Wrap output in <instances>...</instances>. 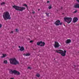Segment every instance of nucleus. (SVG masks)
Here are the masks:
<instances>
[{
  "label": "nucleus",
  "mask_w": 79,
  "mask_h": 79,
  "mask_svg": "<svg viewBox=\"0 0 79 79\" xmlns=\"http://www.w3.org/2000/svg\"><path fill=\"white\" fill-rule=\"evenodd\" d=\"M2 16L4 19L5 20H7V19H10L11 17H10V14L8 12H5L2 15Z\"/></svg>",
  "instance_id": "1"
},
{
  "label": "nucleus",
  "mask_w": 79,
  "mask_h": 79,
  "mask_svg": "<svg viewBox=\"0 0 79 79\" xmlns=\"http://www.w3.org/2000/svg\"><path fill=\"white\" fill-rule=\"evenodd\" d=\"M9 60L10 64H14V65H16V64H19V62L15 58H12L9 59Z\"/></svg>",
  "instance_id": "2"
},
{
  "label": "nucleus",
  "mask_w": 79,
  "mask_h": 79,
  "mask_svg": "<svg viewBox=\"0 0 79 79\" xmlns=\"http://www.w3.org/2000/svg\"><path fill=\"white\" fill-rule=\"evenodd\" d=\"M13 7L14 8H15L16 10H17V11H23V10H25L26 9V8L25 7L18 6H13Z\"/></svg>",
  "instance_id": "3"
},
{
  "label": "nucleus",
  "mask_w": 79,
  "mask_h": 79,
  "mask_svg": "<svg viewBox=\"0 0 79 79\" xmlns=\"http://www.w3.org/2000/svg\"><path fill=\"white\" fill-rule=\"evenodd\" d=\"M64 20L65 21H66L69 24L71 22L72 18L71 17H65L64 19Z\"/></svg>",
  "instance_id": "4"
},
{
  "label": "nucleus",
  "mask_w": 79,
  "mask_h": 79,
  "mask_svg": "<svg viewBox=\"0 0 79 79\" xmlns=\"http://www.w3.org/2000/svg\"><path fill=\"white\" fill-rule=\"evenodd\" d=\"M12 73H14V74H15L17 75H20V73L19 72L16 71L15 70H11L10 71Z\"/></svg>",
  "instance_id": "5"
},
{
  "label": "nucleus",
  "mask_w": 79,
  "mask_h": 79,
  "mask_svg": "<svg viewBox=\"0 0 79 79\" xmlns=\"http://www.w3.org/2000/svg\"><path fill=\"white\" fill-rule=\"evenodd\" d=\"M60 46V44L58 42L56 41L55 42L54 45V47L55 48H58Z\"/></svg>",
  "instance_id": "6"
},
{
  "label": "nucleus",
  "mask_w": 79,
  "mask_h": 79,
  "mask_svg": "<svg viewBox=\"0 0 79 79\" xmlns=\"http://www.w3.org/2000/svg\"><path fill=\"white\" fill-rule=\"evenodd\" d=\"M66 51L64 50V51L62 50V51H61V52L60 53V54L63 56H66Z\"/></svg>",
  "instance_id": "7"
},
{
  "label": "nucleus",
  "mask_w": 79,
  "mask_h": 79,
  "mask_svg": "<svg viewBox=\"0 0 79 79\" xmlns=\"http://www.w3.org/2000/svg\"><path fill=\"white\" fill-rule=\"evenodd\" d=\"M78 21V19L77 17H74L73 19V23H75Z\"/></svg>",
  "instance_id": "8"
},
{
  "label": "nucleus",
  "mask_w": 79,
  "mask_h": 79,
  "mask_svg": "<svg viewBox=\"0 0 79 79\" xmlns=\"http://www.w3.org/2000/svg\"><path fill=\"white\" fill-rule=\"evenodd\" d=\"M60 23V20H57L54 23V24L56 26H59Z\"/></svg>",
  "instance_id": "9"
},
{
  "label": "nucleus",
  "mask_w": 79,
  "mask_h": 79,
  "mask_svg": "<svg viewBox=\"0 0 79 79\" xmlns=\"http://www.w3.org/2000/svg\"><path fill=\"white\" fill-rule=\"evenodd\" d=\"M62 51V50H61L58 49L56 50L55 52L56 53H59L60 54Z\"/></svg>",
  "instance_id": "10"
},
{
  "label": "nucleus",
  "mask_w": 79,
  "mask_h": 79,
  "mask_svg": "<svg viewBox=\"0 0 79 79\" xmlns=\"http://www.w3.org/2000/svg\"><path fill=\"white\" fill-rule=\"evenodd\" d=\"M74 8H79V4H76L74 5Z\"/></svg>",
  "instance_id": "11"
},
{
  "label": "nucleus",
  "mask_w": 79,
  "mask_h": 79,
  "mask_svg": "<svg viewBox=\"0 0 79 79\" xmlns=\"http://www.w3.org/2000/svg\"><path fill=\"white\" fill-rule=\"evenodd\" d=\"M71 42V40L70 39H68L67 40L65 41L66 44H69Z\"/></svg>",
  "instance_id": "12"
},
{
  "label": "nucleus",
  "mask_w": 79,
  "mask_h": 79,
  "mask_svg": "<svg viewBox=\"0 0 79 79\" xmlns=\"http://www.w3.org/2000/svg\"><path fill=\"white\" fill-rule=\"evenodd\" d=\"M23 55L24 56H30L31 55V54L29 53L24 54Z\"/></svg>",
  "instance_id": "13"
},
{
  "label": "nucleus",
  "mask_w": 79,
  "mask_h": 79,
  "mask_svg": "<svg viewBox=\"0 0 79 79\" xmlns=\"http://www.w3.org/2000/svg\"><path fill=\"white\" fill-rule=\"evenodd\" d=\"M41 44L40 45V47H44V46H45V43L44 42H42Z\"/></svg>",
  "instance_id": "14"
},
{
  "label": "nucleus",
  "mask_w": 79,
  "mask_h": 79,
  "mask_svg": "<svg viewBox=\"0 0 79 79\" xmlns=\"http://www.w3.org/2000/svg\"><path fill=\"white\" fill-rule=\"evenodd\" d=\"M24 50V48L23 47H22L19 50L21 51H23V50Z\"/></svg>",
  "instance_id": "15"
},
{
  "label": "nucleus",
  "mask_w": 79,
  "mask_h": 79,
  "mask_svg": "<svg viewBox=\"0 0 79 79\" xmlns=\"http://www.w3.org/2000/svg\"><path fill=\"white\" fill-rule=\"evenodd\" d=\"M42 41L37 42V45H40V44H42Z\"/></svg>",
  "instance_id": "16"
},
{
  "label": "nucleus",
  "mask_w": 79,
  "mask_h": 79,
  "mask_svg": "<svg viewBox=\"0 0 79 79\" xmlns=\"http://www.w3.org/2000/svg\"><path fill=\"white\" fill-rule=\"evenodd\" d=\"M6 56V54H2V56H1V58H5Z\"/></svg>",
  "instance_id": "17"
},
{
  "label": "nucleus",
  "mask_w": 79,
  "mask_h": 79,
  "mask_svg": "<svg viewBox=\"0 0 79 79\" xmlns=\"http://www.w3.org/2000/svg\"><path fill=\"white\" fill-rule=\"evenodd\" d=\"M3 63H4V64H7V63H8V61L7 60H4L3 61Z\"/></svg>",
  "instance_id": "18"
},
{
  "label": "nucleus",
  "mask_w": 79,
  "mask_h": 79,
  "mask_svg": "<svg viewBox=\"0 0 79 79\" xmlns=\"http://www.w3.org/2000/svg\"><path fill=\"white\" fill-rule=\"evenodd\" d=\"M36 76L37 77H40V74L39 73H37L36 75Z\"/></svg>",
  "instance_id": "19"
},
{
  "label": "nucleus",
  "mask_w": 79,
  "mask_h": 79,
  "mask_svg": "<svg viewBox=\"0 0 79 79\" xmlns=\"http://www.w3.org/2000/svg\"><path fill=\"white\" fill-rule=\"evenodd\" d=\"M5 4V2H2L1 3V5H4Z\"/></svg>",
  "instance_id": "20"
},
{
  "label": "nucleus",
  "mask_w": 79,
  "mask_h": 79,
  "mask_svg": "<svg viewBox=\"0 0 79 79\" xmlns=\"http://www.w3.org/2000/svg\"><path fill=\"white\" fill-rule=\"evenodd\" d=\"M23 6H26L27 8V6L26 5V4H23Z\"/></svg>",
  "instance_id": "21"
},
{
  "label": "nucleus",
  "mask_w": 79,
  "mask_h": 79,
  "mask_svg": "<svg viewBox=\"0 0 79 79\" xmlns=\"http://www.w3.org/2000/svg\"><path fill=\"white\" fill-rule=\"evenodd\" d=\"M45 14L46 15H47V16H48V15H49V13H45Z\"/></svg>",
  "instance_id": "22"
},
{
  "label": "nucleus",
  "mask_w": 79,
  "mask_h": 79,
  "mask_svg": "<svg viewBox=\"0 0 79 79\" xmlns=\"http://www.w3.org/2000/svg\"><path fill=\"white\" fill-rule=\"evenodd\" d=\"M49 9H51L52 8V6H50L48 7Z\"/></svg>",
  "instance_id": "23"
},
{
  "label": "nucleus",
  "mask_w": 79,
  "mask_h": 79,
  "mask_svg": "<svg viewBox=\"0 0 79 79\" xmlns=\"http://www.w3.org/2000/svg\"><path fill=\"white\" fill-rule=\"evenodd\" d=\"M16 32H19V30H18V29H16Z\"/></svg>",
  "instance_id": "24"
},
{
  "label": "nucleus",
  "mask_w": 79,
  "mask_h": 79,
  "mask_svg": "<svg viewBox=\"0 0 79 79\" xmlns=\"http://www.w3.org/2000/svg\"><path fill=\"white\" fill-rule=\"evenodd\" d=\"M77 10H76L74 12V13H77Z\"/></svg>",
  "instance_id": "25"
},
{
  "label": "nucleus",
  "mask_w": 79,
  "mask_h": 79,
  "mask_svg": "<svg viewBox=\"0 0 79 79\" xmlns=\"http://www.w3.org/2000/svg\"><path fill=\"white\" fill-rule=\"evenodd\" d=\"M33 40H31L30 41V43H32L33 42Z\"/></svg>",
  "instance_id": "26"
},
{
  "label": "nucleus",
  "mask_w": 79,
  "mask_h": 79,
  "mask_svg": "<svg viewBox=\"0 0 79 79\" xmlns=\"http://www.w3.org/2000/svg\"><path fill=\"white\" fill-rule=\"evenodd\" d=\"M2 27V24L0 23V28H1Z\"/></svg>",
  "instance_id": "27"
},
{
  "label": "nucleus",
  "mask_w": 79,
  "mask_h": 79,
  "mask_svg": "<svg viewBox=\"0 0 79 79\" xmlns=\"http://www.w3.org/2000/svg\"><path fill=\"white\" fill-rule=\"evenodd\" d=\"M28 69H31V68L30 67H28Z\"/></svg>",
  "instance_id": "28"
},
{
  "label": "nucleus",
  "mask_w": 79,
  "mask_h": 79,
  "mask_svg": "<svg viewBox=\"0 0 79 79\" xmlns=\"http://www.w3.org/2000/svg\"><path fill=\"white\" fill-rule=\"evenodd\" d=\"M10 34H13V31H11V32H10Z\"/></svg>",
  "instance_id": "29"
},
{
  "label": "nucleus",
  "mask_w": 79,
  "mask_h": 79,
  "mask_svg": "<svg viewBox=\"0 0 79 79\" xmlns=\"http://www.w3.org/2000/svg\"><path fill=\"white\" fill-rule=\"evenodd\" d=\"M62 24V23H60V25H61Z\"/></svg>",
  "instance_id": "30"
},
{
  "label": "nucleus",
  "mask_w": 79,
  "mask_h": 79,
  "mask_svg": "<svg viewBox=\"0 0 79 79\" xmlns=\"http://www.w3.org/2000/svg\"><path fill=\"white\" fill-rule=\"evenodd\" d=\"M47 3H50V1H48L47 2Z\"/></svg>",
  "instance_id": "31"
},
{
  "label": "nucleus",
  "mask_w": 79,
  "mask_h": 79,
  "mask_svg": "<svg viewBox=\"0 0 79 79\" xmlns=\"http://www.w3.org/2000/svg\"><path fill=\"white\" fill-rule=\"evenodd\" d=\"M77 2L79 3V0H77Z\"/></svg>",
  "instance_id": "32"
},
{
  "label": "nucleus",
  "mask_w": 79,
  "mask_h": 79,
  "mask_svg": "<svg viewBox=\"0 0 79 79\" xmlns=\"http://www.w3.org/2000/svg\"><path fill=\"white\" fill-rule=\"evenodd\" d=\"M32 13H33V14H34V13H35V12L34 11L32 12Z\"/></svg>",
  "instance_id": "33"
},
{
  "label": "nucleus",
  "mask_w": 79,
  "mask_h": 79,
  "mask_svg": "<svg viewBox=\"0 0 79 79\" xmlns=\"http://www.w3.org/2000/svg\"><path fill=\"white\" fill-rule=\"evenodd\" d=\"M19 48H21V46H19Z\"/></svg>",
  "instance_id": "34"
},
{
  "label": "nucleus",
  "mask_w": 79,
  "mask_h": 79,
  "mask_svg": "<svg viewBox=\"0 0 79 79\" xmlns=\"http://www.w3.org/2000/svg\"><path fill=\"white\" fill-rule=\"evenodd\" d=\"M10 79H14V78H10Z\"/></svg>",
  "instance_id": "35"
},
{
  "label": "nucleus",
  "mask_w": 79,
  "mask_h": 79,
  "mask_svg": "<svg viewBox=\"0 0 79 79\" xmlns=\"http://www.w3.org/2000/svg\"><path fill=\"white\" fill-rule=\"evenodd\" d=\"M39 10H40V9H38V11H39Z\"/></svg>",
  "instance_id": "36"
}]
</instances>
